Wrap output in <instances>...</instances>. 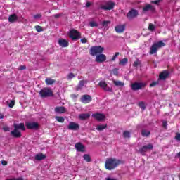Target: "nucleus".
<instances>
[{
	"label": "nucleus",
	"mask_w": 180,
	"mask_h": 180,
	"mask_svg": "<svg viewBox=\"0 0 180 180\" xmlns=\"http://www.w3.org/2000/svg\"><path fill=\"white\" fill-rule=\"evenodd\" d=\"M35 29L37 32H43V28L39 25H36Z\"/></svg>",
	"instance_id": "obj_43"
},
{
	"label": "nucleus",
	"mask_w": 180,
	"mask_h": 180,
	"mask_svg": "<svg viewBox=\"0 0 180 180\" xmlns=\"http://www.w3.org/2000/svg\"><path fill=\"white\" fill-rule=\"evenodd\" d=\"M162 127L164 128V129H168V123L167 122V121H165V120H164V121H162Z\"/></svg>",
	"instance_id": "obj_42"
},
{
	"label": "nucleus",
	"mask_w": 180,
	"mask_h": 180,
	"mask_svg": "<svg viewBox=\"0 0 180 180\" xmlns=\"http://www.w3.org/2000/svg\"><path fill=\"white\" fill-rule=\"evenodd\" d=\"M13 128L14 129L11 131V136H12V137L14 139H20V137H22V132H20V130H22V131L26 130L25 123H20L18 124H13Z\"/></svg>",
	"instance_id": "obj_1"
},
{
	"label": "nucleus",
	"mask_w": 180,
	"mask_h": 180,
	"mask_svg": "<svg viewBox=\"0 0 180 180\" xmlns=\"http://www.w3.org/2000/svg\"><path fill=\"white\" fill-rule=\"evenodd\" d=\"M119 52H116L115 54L113 56V60L115 61V60H116V57H117L119 56Z\"/></svg>",
	"instance_id": "obj_54"
},
{
	"label": "nucleus",
	"mask_w": 180,
	"mask_h": 180,
	"mask_svg": "<svg viewBox=\"0 0 180 180\" xmlns=\"http://www.w3.org/2000/svg\"><path fill=\"white\" fill-rule=\"evenodd\" d=\"M105 51V48L101 46H92L90 49V55L93 57L98 56L99 54H102Z\"/></svg>",
	"instance_id": "obj_2"
},
{
	"label": "nucleus",
	"mask_w": 180,
	"mask_h": 180,
	"mask_svg": "<svg viewBox=\"0 0 180 180\" xmlns=\"http://www.w3.org/2000/svg\"><path fill=\"white\" fill-rule=\"evenodd\" d=\"M80 101L82 103H89L92 101V97L90 95L85 94L81 97Z\"/></svg>",
	"instance_id": "obj_13"
},
{
	"label": "nucleus",
	"mask_w": 180,
	"mask_h": 180,
	"mask_svg": "<svg viewBox=\"0 0 180 180\" xmlns=\"http://www.w3.org/2000/svg\"><path fill=\"white\" fill-rule=\"evenodd\" d=\"M105 180H113V179L110 178V177H107V178H105Z\"/></svg>",
	"instance_id": "obj_60"
},
{
	"label": "nucleus",
	"mask_w": 180,
	"mask_h": 180,
	"mask_svg": "<svg viewBox=\"0 0 180 180\" xmlns=\"http://www.w3.org/2000/svg\"><path fill=\"white\" fill-rule=\"evenodd\" d=\"M56 113H65V107L64 106H58L55 108Z\"/></svg>",
	"instance_id": "obj_23"
},
{
	"label": "nucleus",
	"mask_w": 180,
	"mask_h": 180,
	"mask_svg": "<svg viewBox=\"0 0 180 180\" xmlns=\"http://www.w3.org/2000/svg\"><path fill=\"white\" fill-rule=\"evenodd\" d=\"M76 150L80 153L85 151V146L82 145L81 142L76 143L75 145Z\"/></svg>",
	"instance_id": "obj_18"
},
{
	"label": "nucleus",
	"mask_w": 180,
	"mask_h": 180,
	"mask_svg": "<svg viewBox=\"0 0 180 180\" xmlns=\"http://www.w3.org/2000/svg\"><path fill=\"white\" fill-rule=\"evenodd\" d=\"M80 41L83 44L88 43V39H86V38H83L80 40Z\"/></svg>",
	"instance_id": "obj_49"
},
{
	"label": "nucleus",
	"mask_w": 180,
	"mask_h": 180,
	"mask_svg": "<svg viewBox=\"0 0 180 180\" xmlns=\"http://www.w3.org/2000/svg\"><path fill=\"white\" fill-rule=\"evenodd\" d=\"M41 18V14H36L34 15V19H40Z\"/></svg>",
	"instance_id": "obj_48"
},
{
	"label": "nucleus",
	"mask_w": 180,
	"mask_h": 180,
	"mask_svg": "<svg viewBox=\"0 0 180 180\" xmlns=\"http://www.w3.org/2000/svg\"><path fill=\"white\" fill-rule=\"evenodd\" d=\"M25 126L29 130H37V129H39V127H40V125H39V123L34 122H26Z\"/></svg>",
	"instance_id": "obj_9"
},
{
	"label": "nucleus",
	"mask_w": 180,
	"mask_h": 180,
	"mask_svg": "<svg viewBox=\"0 0 180 180\" xmlns=\"http://www.w3.org/2000/svg\"><path fill=\"white\" fill-rule=\"evenodd\" d=\"M47 156L43 153H38L35 155V160L37 161H42V160H46Z\"/></svg>",
	"instance_id": "obj_22"
},
{
	"label": "nucleus",
	"mask_w": 180,
	"mask_h": 180,
	"mask_svg": "<svg viewBox=\"0 0 180 180\" xmlns=\"http://www.w3.org/2000/svg\"><path fill=\"white\" fill-rule=\"evenodd\" d=\"M83 158L86 161V162H91L92 161L91 156L89 154H84Z\"/></svg>",
	"instance_id": "obj_32"
},
{
	"label": "nucleus",
	"mask_w": 180,
	"mask_h": 180,
	"mask_svg": "<svg viewBox=\"0 0 180 180\" xmlns=\"http://www.w3.org/2000/svg\"><path fill=\"white\" fill-rule=\"evenodd\" d=\"M56 119L59 123H64V121L65 120L63 117H56Z\"/></svg>",
	"instance_id": "obj_37"
},
{
	"label": "nucleus",
	"mask_w": 180,
	"mask_h": 180,
	"mask_svg": "<svg viewBox=\"0 0 180 180\" xmlns=\"http://www.w3.org/2000/svg\"><path fill=\"white\" fill-rule=\"evenodd\" d=\"M75 77V75L74 73L70 72L68 75V79H72V78Z\"/></svg>",
	"instance_id": "obj_39"
},
{
	"label": "nucleus",
	"mask_w": 180,
	"mask_h": 180,
	"mask_svg": "<svg viewBox=\"0 0 180 180\" xmlns=\"http://www.w3.org/2000/svg\"><path fill=\"white\" fill-rule=\"evenodd\" d=\"M110 22L109 21H103L101 25L103 27H105V29H106V30H108V29H109L108 25H109Z\"/></svg>",
	"instance_id": "obj_35"
},
{
	"label": "nucleus",
	"mask_w": 180,
	"mask_h": 180,
	"mask_svg": "<svg viewBox=\"0 0 180 180\" xmlns=\"http://www.w3.org/2000/svg\"><path fill=\"white\" fill-rule=\"evenodd\" d=\"M1 164L2 165H8V162L6 160H2Z\"/></svg>",
	"instance_id": "obj_55"
},
{
	"label": "nucleus",
	"mask_w": 180,
	"mask_h": 180,
	"mask_svg": "<svg viewBox=\"0 0 180 180\" xmlns=\"http://www.w3.org/2000/svg\"><path fill=\"white\" fill-rule=\"evenodd\" d=\"M138 106L139 108H141V109H142V110H146V103H144V101H140L138 103Z\"/></svg>",
	"instance_id": "obj_33"
},
{
	"label": "nucleus",
	"mask_w": 180,
	"mask_h": 180,
	"mask_svg": "<svg viewBox=\"0 0 180 180\" xmlns=\"http://www.w3.org/2000/svg\"><path fill=\"white\" fill-rule=\"evenodd\" d=\"M18 19V18L16 14H12L8 17V22H10V23H15Z\"/></svg>",
	"instance_id": "obj_24"
},
{
	"label": "nucleus",
	"mask_w": 180,
	"mask_h": 180,
	"mask_svg": "<svg viewBox=\"0 0 180 180\" xmlns=\"http://www.w3.org/2000/svg\"><path fill=\"white\" fill-rule=\"evenodd\" d=\"M148 30H150V32H154V30H155V25L150 23L148 26Z\"/></svg>",
	"instance_id": "obj_36"
},
{
	"label": "nucleus",
	"mask_w": 180,
	"mask_h": 180,
	"mask_svg": "<svg viewBox=\"0 0 180 180\" xmlns=\"http://www.w3.org/2000/svg\"><path fill=\"white\" fill-rule=\"evenodd\" d=\"M69 37L72 40H78V39H81V33L77 30H71L69 32Z\"/></svg>",
	"instance_id": "obj_5"
},
{
	"label": "nucleus",
	"mask_w": 180,
	"mask_h": 180,
	"mask_svg": "<svg viewBox=\"0 0 180 180\" xmlns=\"http://www.w3.org/2000/svg\"><path fill=\"white\" fill-rule=\"evenodd\" d=\"M70 96L72 99H77V98H78V94H71Z\"/></svg>",
	"instance_id": "obj_52"
},
{
	"label": "nucleus",
	"mask_w": 180,
	"mask_h": 180,
	"mask_svg": "<svg viewBox=\"0 0 180 180\" xmlns=\"http://www.w3.org/2000/svg\"><path fill=\"white\" fill-rule=\"evenodd\" d=\"M39 95L41 98H50L51 96H53V91L49 88H44L43 89H41L39 91Z\"/></svg>",
	"instance_id": "obj_4"
},
{
	"label": "nucleus",
	"mask_w": 180,
	"mask_h": 180,
	"mask_svg": "<svg viewBox=\"0 0 180 180\" xmlns=\"http://www.w3.org/2000/svg\"><path fill=\"white\" fill-rule=\"evenodd\" d=\"M169 77V72L168 70L162 71L159 75V79H162V81L167 79Z\"/></svg>",
	"instance_id": "obj_20"
},
{
	"label": "nucleus",
	"mask_w": 180,
	"mask_h": 180,
	"mask_svg": "<svg viewBox=\"0 0 180 180\" xmlns=\"http://www.w3.org/2000/svg\"><path fill=\"white\" fill-rule=\"evenodd\" d=\"M89 26H91V27H98V23L95 21H91L89 22Z\"/></svg>",
	"instance_id": "obj_38"
},
{
	"label": "nucleus",
	"mask_w": 180,
	"mask_h": 180,
	"mask_svg": "<svg viewBox=\"0 0 180 180\" xmlns=\"http://www.w3.org/2000/svg\"><path fill=\"white\" fill-rule=\"evenodd\" d=\"M174 139L177 141H180V133H176V136H174Z\"/></svg>",
	"instance_id": "obj_45"
},
{
	"label": "nucleus",
	"mask_w": 180,
	"mask_h": 180,
	"mask_svg": "<svg viewBox=\"0 0 180 180\" xmlns=\"http://www.w3.org/2000/svg\"><path fill=\"white\" fill-rule=\"evenodd\" d=\"M106 127H108V124H99V125H97L96 130H98V131H102L105 130Z\"/></svg>",
	"instance_id": "obj_27"
},
{
	"label": "nucleus",
	"mask_w": 180,
	"mask_h": 180,
	"mask_svg": "<svg viewBox=\"0 0 180 180\" xmlns=\"http://www.w3.org/2000/svg\"><path fill=\"white\" fill-rule=\"evenodd\" d=\"M58 43L60 47H68L70 46L68 41L64 39H59Z\"/></svg>",
	"instance_id": "obj_19"
},
{
	"label": "nucleus",
	"mask_w": 180,
	"mask_h": 180,
	"mask_svg": "<svg viewBox=\"0 0 180 180\" xmlns=\"http://www.w3.org/2000/svg\"><path fill=\"white\" fill-rule=\"evenodd\" d=\"M86 6L87 8H89V6H91V2H86Z\"/></svg>",
	"instance_id": "obj_57"
},
{
	"label": "nucleus",
	"mask_w": 180,
	"mask_h": 180,
	"mask_svg": "<svg viewBox=\"0 0 180 180\" xmlns=\"http://www.w3.org/2000/svg\"><path fill=\"white\" fill-rule=\"evenodd\" d=\"M101 9L103 11H110L113 9V2H108L105 5L101 6Z\"/></svg>",
	"instance_id": "obj_16"
},
{
	"label": "nucleus",
	"mask_w": 180,
	"mask_h": 180,
	"mask_svg": "<svg viewBox=\"0 0 180 180\" xmlns=\"http://www.w3.org/2000/svg\"><path fill=\"white\" fill-rule=\"evenodd\" d=\"M8 106L9 108H13L15 106V100H11Z\"/></svg>",
	"instance_id": "obj_44"
},
{
	"label": "nucleus",
	"mask_w": 180,
	"mask_h": 180,
	"mask_svg": "<svg viewBox=\"0 0 180 180\" xmlns=\"http://www.w3.org/2000/svg\"><path fill=\"white\" fill-rule=\"evenodd\" d=\"M161 47H165V43H164L162 41H160L157 43L153 44L150 47L149 54H155V53L158 51V49H161Z\"/></svg>",
	"instance_id": "obj_3"
},
{
	"label": "nucleus",
	"mask_w": 180,
	"mask_h": 180,
	"mask_svg": "<svg viewBox=\"0 0 180 180\" xmlns=\"http://www.w3.org/2000/svg\"><path fill=\"white\" fill-rule=\"evenodd\" d=\"M96 63H105L106 61V55L100 53L99 55L96 56L95 58Z\"/></svg>",
	"instance_id": "obj_12"
},
{
	"label": "nucleus",
	"mask_w": 180,
	"mask_h": 180,
	"mask_svg": "<svg viewBox=\"0 0 180 180\" xmlns=\"http://www.w3.org/2000/svg\"><path fill=\"white\" fill-rule=\"evenodd\" d=\"M158 84H160V82L156 81V82H153L150 84V88H153L154 86H156V85H158Z\"/></svg>",
	"instance_id": "obj_41"
},
{
	"label": "nucleus",
	"mask_w": 180,
	"mask_h": 180,
	"mask_svg": "<svg viewBox=\"0 0 180 180\" xmlns=\"http://www.w3.org/2000/svg\"><path fill=\"white\" fill-rule=\"evenodd\" d=\"M18 70H20V71H23V70H26V65L19 66Z\"/></svg>",
	"instance_id": "obj_47"
},
{
	"label": "nucleus",
	"mask_w": 180,
	"mask_h": 180,
	"mask_svg": "<svg viewBox=\"0 0 180 180\" xmlns=\"http://www.w3.org/2000/svg\"><path fill=\"white\" fill-rule=\"evenodd\" d=\"M122 136L124 139H130V131H124V132L122 134Z\"/></svg>",
	"instance_id": "obj_34"
},
{
	"label": "nucleus",
	"mask_w": 180,
	"mask_h": 180,
	"mask_svg": "<svg viewBox=\"0 0 180 180\" xmlns=\"http://www.w3.org/2000/svg\"><path fill=\"white\" fill-rule=\"evenodd\" d=\"M113 74H114V75H119V70L114 69L113 70Z\"/></svg>",
	"instance_id": "obj_51"
},
{
	"label": "nucleus",
	"mask_w": 180,
	"mask_h": 180,
	"mask_svg": "<svg viewBox=\"0 0 180 180\" xmlns=\"http://www.w3.org/2000/svg\"><path fill=\"white\" fill-rule=\"evenodd\" d=\"M4 117H5V116L4 115V114L0 113V119H4Z\"/></svg>",
	"instance_id": "obj_58"
},
{
	"label": "nucleus",
	"mask_w": 180,
	"mask_h": 180,
	"mask_svg": "<svg viewBox=\"0 0 180 180\" xmlns=\"http://www.w3.org/2000/svg\"><path fill=\"white\" fill-rule=\"evenodd\" d=\"M113 84H114V85H115V86H119L121 88H122V86H124V82H122L121 81L114 80Z\"/></svg>",
	"instance_id": "obj_30"
},
{
	"label": "nucleus",
	"mask_w": 180,
	"mask_h": 180,
	"mask_svg": "<svg viewBox=\"0 0 180 180\" xmlns=\"http://www.w3.org/2000/svg\"><path fill=\"white\" fill-rule=\"evenodd\" d=\"M98 85L101 88L103 89L104 91H108L109 92H112V88L108 87L106 82H105L103 81H101L98 83Z\"/></svg>",
	"instance_id": "obj_17"
},
{
	"label": "nucleus",
	"mask_w": 180,
	"mask_h": 180,
	"mask_svg": "<svg viewBox=\"0 0 180 180\" xmlns=\"http://www.w3.org/2000/svg\"><path fill=\"white\" fill-rule=\"evenodd\" d=\"M162 0H155L152 1V4H155V5H158Z\"/></svg>",
	"instance_id": "obj_50"
},
{
	"label": "nucleus",
	"mask_w": 180,
	"mask_h": 180,
	"mask_svg": "<svg viewBox=\"0 0 180 180\" xmlns=\"http://www.w3.org/2000/svg\"><path fill=\"white\" fill-rule=\"evenodd\" d=\"M148 11H150V12H155V7L151 4H147L143 8V12H148Z\"/></svg>",
	"instance_id": "obj_21"
},
{
	"label": "nucleus",
	"mask_w": 180,
	"mask_h": 180,
	"mask_svg": "<svg viewBox=\"0 0 180 180\" xmlns=\"http://www.w3.org/2000/svg\"><path fill=\"white\" fill-rule=\"evenodd\" d=\"M68 129L69 130H79V124L74 122H71L69 123V125L68 127Z\"/></svg>",
	"instance_id": "obj_14"
},
{
	"label": "nucleus",
	"mask_w": 180,
	"mask_h": 180,
	"mask_svg": "<svg viewBox=\"0 0 180 180\" xmlns=\"http://www.w3.org/2000/svg\"><path fill=\"white\" fill-rule=\"evenodd\" d=\"M127 63H129V59L127 58H124L122 60L119 61V65L124 67Z\"/></svg>",
	"instance_id": "obj_29"
},
{
	"label": "nucleus",
	"mask_w": 180,
	"mask_h": 180,
	"mask_svg": "<svg viewBox=\"0 0 180 180\" xmlns=\"http://www.w3.org/2000/svg\"><path fill=\"white\" fill-rule=\"evenodd\" d=\"M45 82L46 85H53V84H56V80L51 79V78H46L45 79Z\"/></svg>",
	"instance_id": "obj_31"
},
{
	"label": "nucleus",
	"mask_w": 180,
	"mask_h": 180,
	"mask_svg": "<svg viewBox=\"0 0 180 180\" xmlns=\"http://www.w3.org/2000/svg\"><path fill=\"white\" fill-rule=\"evenodd\" d=\"M85 84H86V81L85 80H81L79 83V86L80 88H82V86H84L85 85Z\"/></svg>",
	"instance_id": "obj_40"
},
{
	"label": "nucleus",
	"mask_w": 180,
	"mask_h": 180,
	"mask_svg": "<svg viewBox=\"0 0 180 180\" xmlns=\"http://www.w3.org/2000/svg\"><path fill=\"white\" fill-rule=\"evenodd\" d=\"M138 66H139V62L138 61L134 62L133 67H138Z\"/></svg>",
	"instance_id": "obj_56"
},
{
	"label": "nucleus",
	"mask_w": 180,
	"mask_h": 180,
	"mask_svg": "<svg viewBox=\"0 0 180 180\" xmlns=\"http://www.w3.org/2000/svg\"><path fill=\"white\" fill-rule=\"evenodd\" d=\"M139 16V11L136 9H131L127 14V18L129 20L131 19H134V18H137Z\"/></svg>",
	"instance_id": "obj_8"
},
{
	"label": "nucleus",
	"mask_w": 180,
	"mask_h": 180,
	"mask_svg": "<svg viewBox=\"0 0 180 180\" xmlns=\"http://www.w3.org/2000/svg\"><path fill=\"white\" fill-rule=\"evenodd\" d=\"M154 148V146L153 144L149 143L148 145L142 146L141 148H139V153L141 154V155H146V153L148 151V150H153Z\"/></svg>",
	"instance_id": "obj_7"
},
{
	"label": "nucleus",
	"mask_w": 180,
	"mask_h": 180,
	"mask_svg": "<svg viewBox=\"0 0 180 180\" xmlns=\"http://www.w3.org/2000/svg\"><path fill=\"white\" fill-rule=\"evenodd\" d=\"M120 164H123V162L122 160L113 159V168H116L117 167H119Z\"/></svg>",
	"instance_id": "obj_28"
},
{
	"label": "nucleus",
	"mask_w": 180,
	"mask_h": 180,
	"mask_svg": "<svg viewBox=\"0 0 180 180\" xmlns=\"http://www.w3.org/2000/svg\"><path fill=\"white\" fill-rule=\"evenodd\" d=\"M15 180H25V179L22 177H19V178L15 179Z\"/></svg>",
	"instance_id": "obj_59"
},
{
	"label": "nucleus",
	"mask_w": 180,
	"mask_h": 180,
	"mask_svg": "<svg viewBox=\"0 0 180 180\" xmlns=\"http://www.w3.org/2000/svg\"><path fill=\"white\" fill-rule=\"evenodd\" d=\"M61 16H63V13H58V14H55L53 15V18H55V19H58L59 18H61Z\"/></svg>",
	"instance_id": "obj_46"
},
{
	"label": "nucleus",
	"mask_w": 180,
	"mask_h": 180,
	"mask_svg": "<svg viewBox=\"0 0 180 180\" xmlns=\"http://www.w3.org/2000/svg\"><path fill=\"white\" fill-rule=\"evenodd\" d=\"M146 85V83L143 82H134L131 84V89L132 91H139L141 88H144Z\"/></svg>",
	"instance_id": "obj_6"
},
{
	"label": "nucleus",
	"mask_w": 180,
	"mask_h": 180,
	"mask_svg": "<svg viewBox=\"0 0 180 180\" xmlns=\"http://www.w3.org/2000/svg\"><path fill=\"white\" fill-rule=\"evenodd\" d=\"M113 6H115V3H113Z\"/></svg>",
	"instance_id": "obj_61"
},
{
	"label": "nucleus",
	"mask_w": 180,
	"mask_h": 180,
	"mask_svg": "<svg viewBox=\"0 0 180 180\" xmlns=\"http://www.w3.org/2000/svg\"><path fill=\"white\" fill-rule=\"evenodd\" d=\"M105 167L108 169V171H112L113 169V159L108 158L105 162Z\"/></svg>",
	"instance_id": "obj_11"
},
{
	"label": "nucleus",
	"mask_w": 180,
	"mask_h": 180,
	"mask_svg": "<svg viewBox=\"0 0 180 180\" xmlns=\"http://www.w3.org/2000/svg\"><path fill=\"white\" fill-rule=\"evenodd\" d=\"M141 134L143 137H148L151 134V131H147V129H142Z\"/></svg>",
	"instance_id": "obj_26"
},
{
	"label": "nucleus",
	"mask_w": 180,
	"mask_h": 180,
	"mask_svg": "<svg viewBox=\"0 0 180 180\" xmlns=\"http://www.w3.org/2000/svg\"><path fill=\"white\" fill-rule=\"evenodd\" d=\"M92 117L96 119L98 122H103V120H105V118L106 116L104 114L96 112L94 114H92Z\"/></svg>",
	"instance_id": "obj_10"
},
{
	"label": "nucleus",
	"mask_w": 180,
	"mask_h": 180,
	"mask_svg": "<svg viewBox=\"0 0 180 180\" xmlns=\"http://www.w3.org/2000/svg\"><path fill=\"white\" fill-rule=\"evenodd\" d=\"M89 117H91L89 113H82L79 115V119H80V120H86V119H89Z\"/></svg>",
	"instance_id": "obj_25"
},
{
	"label": "nucleus",
	"mask_w": 180,
	"mask_h": 180,
	"mask_svg": "<svg viewBox=\"0 0 180 180\" xmlns=\"http://www.w3.org/2000/svg\"><path fill=\"white\" fill-rule=\"evenodd\" d=\"M115 30L117 33H123V32H124V30H126V25L123 24V25H116L115 27Z\"/></svg>",
	"instance_id": "obj_15"
},
{
	"label": "nucleus",
	"mask_w": 180,
	"mask_h": 180,
	"mask_svg": "<svg viewBox=\"0 0 180 180\" xmlns=\"http://www.w3.org/2000/svg\"><path fill=\"white\" fill-rule=\"evenodd\" d=\"M3 130H4V131H10L11 129L8 127H4Z\"/></svg>",
	"instance_id": "obj_53"
}]
</instances>
